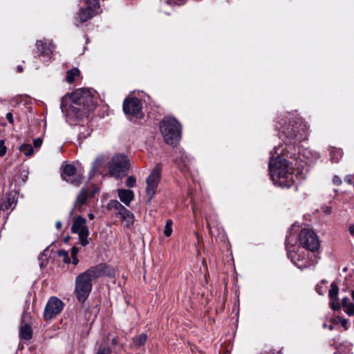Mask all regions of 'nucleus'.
Instances as JSON below:
<instances>
[{
	"mask_svg": "<svg viewBox=\"0 0 354 354\" xmlns=\"http://www.w3.org/2000/svg\"><path fill=\"white\" fill-rule=\"evenodd\" d=\"M279 136L283 140V144L274 147L270 151L269 170L273 183L282 188H290L295 184V178L301 180L305 178L301 172L289 167L288 159L297 160L299 148L297 143L305 140L308 136V129L306 122L301 118L294 124H286L281 127Z\"/></svg>",
	"mask_w": 354,
	"mask_h": 354,
	"instance_id": "f257e3e1",
	"label": "nucleus"
},
{
	"mask_svg": "<svg viewBox=\"0 0 354 354\" xmlns=\"http://www.w3.org/2000/svg\"><path fill=\"white\" fill-rule=\"evenodd\" d=\"M71 102L62 104V109L68 118L78 120L95 109L93 98L88 93L77 91L71 97Z\"/></svg>",
	"mask_w": 354,
	"mask_h": 354,
	"instance_id": "f03ea898",
	"label": "nucleus"
},
{
	"mask_svg": "<svg viewBox=\"0 0 354 354\" xmlns=\"http://www.w3.org/2000/svg\"><path fill=\"white\" fill-rule=\"evenodd\" d=\"M160 129L165 141L169 145L176 146L180 139L181 127L174 118H165L160 124Z\"/></svg>",
	"mask_w": 354,
	"mask_h": 354,
	"instance_id": "7ed1b4c3",
	"label": "nucleus"
},
{
	"mask_svg": "<svg viewBox=\"0 0 354 354\" xmlns=\"http://www.w3.org/2000/svg\"><path fill=\"white\" fill-rule=\"evenodd\" d=\"M91 268L80 274L75 279V294L80 302H84L92 290V281L96 279Z\"/></svg>",
	"mask_w": 354,
	"mask_h": 354,
	"instance_id": "20e7f679",
	"label": "nucleus"
},
{
	"mask_svg": "<svg viewBox=\"0 0 354 354\" xmlns=\"http://www.w3.org/2000/svg\"><path fill=\"white\" fill-rule=\"evenodd\" d=\"M130 162L127 156L117 154L113 156L109 163V171L111 176L122 178L127 175Z\"/></svg>",
	"mask_w": 354,
	"mask_h": 354,
	"instance_id": "39448f33",
	"label": "nucleus"
},
{
	"mask_svg": "<svg viewBox=\"0 0 354 354\" xmlns=\"http://www.w3.org/2000/svg\"><path fill=\"white\" fill-rule=\"evenodd\" d=\"M296 237L290 234L286 239V248L288 257L292 263L298 268L303 270L309 266L308 261L306 259H300L299 255L295 252V243Z\"/></svg>",
	"mask_w": 354,
	"mask_h": 354,
	"instance_id": "423d86ee",
	"label": "nucleus"
},
{
	"mask_svg": "<svg viewBox=\"0 0 354 354\" xmlns=\"http://www.w3.org/2000/svg\"><path fill=\"white\" fill-rule=\"evenodd\" d=\"M160 178V169L158 166H156L146 178L145 194L147 203L151 201L156 194Z\"/></svg>",
	"mask_w": 354,
	"mask_h": 354,
	"instance_id": "0eeeda50",
	"label": "nucleus"
},
{
	"mask_svg": "<svg viewBox=\"0 0 354 354\" xmlns=\"http://www.w3.org/2000/svg\"><path fill=\"white\" fill-rule=\"evenodd\" d=\"M86 218L79 216L74 218L71 226V232L78 234L79 243L82 246H86L89 243L88 240L89 231L86 225Z\"/></svg>",
	"mask_w": 354,
	"mask_h": 354,
	"instance_id": "6e6552de",
	"label": "nucleus"
},
{
	"mask_svg": "<svg viewBox=\"0 0 354 354\" xmlns=\"http://www.w3.org/2000/svg\"><path fill=\"white\" fill-rule=\"evenodd\" d=\"M298 240L304 248L312 252L319 248V241L317 236L311 230L302 229L299 234Z\"/></svg>",
	"mask_w": 354,
	"mask_h": 354,
	"instance_id": "1a4fd4ad",
	"label": "nucleus"
},
{
	"mask_svg": "<svg viewBox=\"0 0 354 354\" xmlns=\"http://www.w3.org/2000/svg\"><path fill=\"white\" fill-rule=\"evenodd\" d=\"M64 303L56 297H52L48 301L44 312V317L46 320H49L58 315L63 309Z\"/></svg>",
	"mask_w": 354,
	"mask_h": 354,
	"instance_id": "9d476101",
	"label": "nucleus"
},
{
	"mask_svg": "<svg viewBox=\"0 0 354 354\" xmlns=\"http://www.w3.org/2000/svg\"><path fill=\"white\" fill-rule=\"evenodd\" d=\"M174 153L175 163L178 168L184 175L188 174L191 169L192 159L182 149H178Z\"/></svg>",
	"mask_w": 354,
	"mask_h": 354,
	"instance_id": "9b49d317",
	"label": "nucleus"
},
{
	"mask_svg": "<svg viewBox=\"0 0 354 354\" xmlns=\"http://www.w3.org/2000/svg\"><path fill=\"white\" fill-rule=\"evenodd\" d=\"M62 178L70 182L75 186H79L82 182V176L77 174L76 168L71 164H67L62 167Z\"/></svg>",
	"mask_w": 354,
	"mask_h": 354,
	"instance_id": "f8f14e48",
	"label": "nucleus"
},
{
	"mask_svg": "<svg viewBox=\"0 0 354 354\" xmlns=\"http://www.w3.org/2000/svg\"><path fill=\"white\" fill-rule=\"evenodd\" d=\"M109 207L111 209H114L118 211V214H119L120 219L126 227H131L132 224V216L130 212L126 207L122 205L116 200L111 201L109 203Z\"/></svg>",
	"mask_w": 354,
	"mask_h": 354,
	"instance_id": "ddd939ff",
	"label": "nucleus"
},
{
	"mask_svg": "<svg viewBox=\"0 0 354 354\" xmlns=\"http://www.w3.org/2000/svg\"><path fill=\"white\" fill-rule=\"evenodd\" d=\"M90 268L97 279L103 275L113 277L115 274L114 269L106 264H99Z\"/></svg>",
	"mask_w": 354,
	"mask_h": 354,
	"instance_id": "4468645a",
	"label": "nucleus"
},
{
	"mask_svg": "<svg viewBox=\"0 0 354 354\" xmlns=\"http://www.w3.org/2000/svg\"><path fill=\"white\" fill-rule=\"evenodd\" d=\"M36 46L41 55L47 57L53 53L54 48L52 41L46 39L37 40Z\"/></svg>",
	"mask_w": 354,
	"mask_h": 354,
	"instance_id": "2eb2a0df",
	"label": "nucleus"
},
{
	"mask_svg": "<svg viewBox=\"0 0 354 354\" xmlns=\"http://www.w3.org/2000/svg\"><path fill=\"white\" fill-rule=\"evenodd\" d=\"M89 195V190L86 188H82L78 194L75 203V207H78L86 203Z\"/></svg>",
	"mask_w": 354,
	"mask_h": 354,
	"instance_id": "dca6fc26",
	"label": "nucleus"
},
{
	"mask_svg": "<svg viewBox=\"0 0 354 354\" xmlns=\"http://www.w3.org/2000/svg\"><path fill=\"white\" fill-rule=\"evenodd\" d=\"M118 196L124 205L129 206L133 200V192L127 189H119Z\"/></svg>",
	"mask_w": 354,
	"mask_h": 354,
	"instance_id": "f3484780",
	"label": "nucleus"
},
{
	"mask_svg": "<svg viewBox=\"0 0 354 354\" xmlns=\"http://www.w3.org/2000/svg\"><path fill=\"white\" fill-rule=\"evenodd\" d=\"M95 15L91 11L90 8H81L77 14V18L81 23H84L91 19Z\"/></svg>",
	"mask_w": 354,
	"mask_h": 354,
	"instance_id": "a211bd4d",
	"label": "nucleus"
},
{
	"mask_svg": "<svg viewBox=\"0 0 354 354\" xmlns=\"http://www.w3.org/2000/svg\"><path fill=\"white\" fill-rule=\"evenodd\" d=\"M123 111L127 117L131 120L133 117V98L130 96L124 100Z\"/></svg>",
	"mask_w": 354,
	"mask_h": 354,
	"instance_id": "6ab92c4d",
	"label": "nucleus"
},
{
	"mask_svg": "<svg viewBox=\"0 0 354 354\" xmlns=\"http://www.w3.org/2000/svg\"><path fill=\"white\" fill-rule=\"evenodd\" d=\"M20 336L25 340H29L32 336V330L30 325L22 323L20 328Z\"/></svg>",
	"mask_w": 354,
	"mask_h": 354,
	"instance_id": "aec40b11",
	"label": "nucleus"
},
{
	"mask_svg": "<svg viewBox=\"0 0 354 354\" xmlns=\"http://www.w3.org/2000/svg\"><path fill=\"white\" fill-rule=\"evenodd\" d=\"M134 119L141 120L144 118V113L142 111V104L139 99L134 97Z\"/></svg>",
	"mask_w": 354,
	"mask_h": 354,
	"instance_id": "412c9836",
	"label": "nucleus"
},
{
	"mask_svg": "<svg viewBox=\"0 0 354 354\" xmlns=\"http://www.w3.org/2000/svg\"><path fill=\"white\" fill-rule=\"evenodd\" d=\"M329 151L330 160L333 162H338L339 160L342 158L343 152L342 149L332 147L329 149Z\"/></svg>",
	"mask_w": 354,
	"mask_h": 354,
	"instance_id": "4be33fe9",
	"label": "nucleus"
},
{
	"mask_svg": "<svg viewBox=\"0 0 354 354\" xmlns=\"http://www.w3.org/2000/svg\"><path fill=\"white\" fill-rule=\"evenodd\" d=\"M85 3L86 4V8H90L91 11L97 14L98 10L100 9V2L98 0H85Z\"/></svg>",
	"mask_w": 354,
	"mask_h": 354,
	"instance_id": "5701e85b",
	"label": "nucleus"
},
{
	"mask_svg": "<svg viewBox=\"0 0 354 354\" xmlns=\"http://www.w3.org/2000/svg\"><path fill=\"white\" fill-rule=\"evenodd\" d=\"M80 71L77 68H73L71 70H68L66 72V80L68 82L71 83L75 81V77L80 75Z\"/></svg>",
	"mask_w": 354,
	"mask_h": 354,
	"instance_id": "b1692460",
	"label": "nucleus"
},
{
	"mask_svg": "<svg viewBox=\"0 0 354 354\" xmlns=\"http://www.w3.org/2000/svg\"><path fill=\"white\" fill-rule=\"evenodd\" d=\"M19 151L24 153L27 156H32L34 150L31 145L23 144L19 147Z\"/></svg>",
	"mask_w": 354,
	"mask_h": 354,
	"instance_id": "393cba45",
	"label": "nucleus"
},
{
	"mask_svg": "<svg viewBox=\"0 0 354 354\" xmlns=\"http://www.w3.org/2000/svg\"><path fill=\"white\" fill-rule=\"evenodd\" d=\"M207 220V227H209V232L212 235L214 234L215 232L214 231V228H216V230L218 231V235L223 232V229L218 228V225H214L213 222H212L208 218H206Z\"/></svg>",
	"mask_w": 354,
	"mask_h": 354,
	"instance_id": "a878e982",
	"label": "nucleus"
},
{
	"mask_svg": "<svg viewBox=\"0 0 354 354\" xmlns=\"http://www.w3.org/2000/svg\"><path fill=\"white\" fill-rule=\"evenodd\" d=\"M338 287L335 283H332L330 285V289L329 290L328 296L330 299H337L338 295Z\"/></svg>",
	"mask_w": 354,
	"mask_h": 354,
	"instance_id": "bb28decb",
	"label": "nucleus"
},
{
	"mask_svg": "<svg viewBox=\"0 0 354 354\" xmlns=\"http://www.w3.org/2000/svg\"><path fill=\"white\" fill-rule=\"evenodd\" d=\"M172 225L173 221L169 219L166 221L163 232L165 236L169 237L171 236L172 233Z\"/></svg>",
	"mask_w": 354,
	"mask_h": 354,
	"instance_id": "cd10ccee",
	"label": "nucleus"
},
{
	"mask_svg": "<svg viewBox=\"0 0 354 354\" xmlns=\"http://www.w3.org/2000/svg\"><path fill=\"white\" fill-rule=\"evenodd\" d=\"M104 160V157L103 156H98L93 162V168L94 169H98L103 165Z\"/></svg>",
	"mask_w": 354,
	"mask_h": 354,
	"instance_id": "c85d7f7f",
	"label": "nucleus"
},
{
	"mask_svg": "<svg viewBox=\"0 0 354 354\" xmlns=\"http://www.w3.org/2000/svg\"><path fill=\"white\" fill-rule=\"evenodd\" d=\"M147 338V335L145 333H142L136 339H134V344H136L137 346H142L145 343Z\"/></svg>",
	"mask_w": 354,
	"mask_h": 354,
	"instance_id": "c756f323",
	"label": "nucleus"
},
{
	"mask_svg": "<svg viewBox=\"0 0 354 354\" xmlns=\"http://www.w3.org/2000/svg\"><path fill=\"white\" fill-rule=\"evenodd\" d=\"M12 201L10 198H7L6 201L0 204V210H7L12 205Z\"/></svg>",
	"mask_w": 354,
	"mask_h": 354,
	"instance_id": "7c9ffc66",
	"label": "nucleus"
},
{
	"mask_svg": "<svg viewBox=\"0 0 354 354\" xmlns=\"http://www.w3.org/2000/svg\"><path fill=\"white\" fill-rule=\"evenodd\" d=\"M331 302L330 303V306L332 310H337L340 308V305L338 301V299H330Z\"/></svg>",
	"mask_w": 354,
	"mask_h": 354,
	"instance_id": "2f4dec72",
	"label": "nucleus"
},
{
	"mask_svg": "<svg viewBox=\"0 0 354 354\" xmlns=\"http://www.w3.org/2000/svg\"><path fill=\"white\" fill-rule=\"evenodd\" d=\"M58 255L61 257H63L64 261L67 263L69 261L68 255L66 251L59 250L58 251Z\"/></svg>",
	"mask_w": 354,
	"mask_h": 354,
	"instance_id": "473e14b6",
	"label": "nucleus"
},
{
	"mask_svg": "<svg viewBox=\"0 0 354 354\" xmlns=\"http://www.w3.org/2000/svg\"><path fill=\"white\" fill-rule=\"evenodd\" d=\"M185 0H167V3L169 5H178L180 6L184 4Z\"/></svg>",
	"mask_w": 354,
	"mask_h": 354,
	"instance_id": "72a5a7b5",
	"label": "nucleus"
},
{
	"mask_svg": "<svg viewBox=\"0 0 354 354\" xmlns=\"http://www.w3.org/2000/svg\"><path fill=\"white\" fill-rule=\"evenodd\" d=\"M6 153V147L3 140H0V156H3Z\"/></svg>",
	"mask_w": 354,
	"mask_h": 354,
	"instance_id": "f704fd0d",
	"label": "nucleus"
},
{
	"mask_svg": "<svg viewBox=\"0 0 354 354\" xmlns=\"http://www.w3.org/2000/svg\"><path fill=\"white\" fill-rule=\"evenodd\" d=\"M346 313L350 316L354 315V304H351L347 306Z\"/></svg>",
	"mask_w": 354,
	"mask_h": 354,
	"instance_id": "c9c22d12",
	"label": "nucleus"
},
{
	"mask_svg": "<svg viewBox=\"0 0 354 354\" xmlns=\"http://www.w3.org/2000/svg\"><path fill=\"white\" fill-rule=\"evenodd\" d=\"M97 354H111V351L109 348H103L100 349Z\"/></svg>",
	"mask_w": 354,
	"mask_h": 354,
	"instance_id": "e433bc0d",
	"label": "nucleus"
},
{
	"mask_svg": "<svg viewBox=\"0 0 354 354\" xmlns=\"http://www.w3.org/2000/svg\"><path fill=\"white\" fill-rule=\"evenodd\" d=\"M333 183L335 185H340L342 184V180L338 176H334L333 178Z\"/></svg>",
	"mask_w": 354,
	"mask_h": 354,
	"instance_id": "4c0bfd02",
	"label": "nucleus"
},
{
	"mask_svg": "<svg viewBox=\"0 0 354 354\" xmlns=\"http://www.w3.org/2000/svg\"><path fill=\"white\" fill-rule=\"evenodd\" d=\"M339 322L341 325L345 328L347 329L348 326V322L347 319L344 318H339Z\"/></svg>",
	"mask_w": 354,
	"mask_h": 354,
	"instance_id": "58836bf2",
	"label": "nucleus"
},
{
	"mask_svg": "<svg viewBox=\"0 0 354 354\" xmlns=\"http://www.w3.org/2000/svg\"><path fill=\"white\" fill-rule=\"evenodd\" d=\"M33 144L35 147L38 148L40 147L42 144V140L41 138H37L33 140Z\"/></svg>",
	"mask_w": 354,
	"mask_h": 354,
	"instance_id": "ea45409f",
	"label": "nucleus"
},
{
	"mask_svg": "<svg viewBox=\"0 0 354 354\" xmlns=\"http://www.w3.org/2000/svg\"><path fill=\"white\" fill-rule=\"evenodd\" d=\"M78 252H79V250L77 249V248L73 247L71 249V257H77Z\"/></svg>",
	"mask_w": 354,
	"mask_h": 354,
	"instance_id": "a19ab883",
	"label": "nucleus"
},
{
	"mask_svg": "<svg viewBox=\"0 0 354 354\" xmlns=\"http://www.w3.org/2000/svg\"><path fill=\"white\" fill-rule=\"evenodd\" d=\"M344 181H346L348 184H352L353 183V177H352V176L351 175H347L346 176H345Z\"/></svg>",
	"mask_w": 354,
	"mask_h": 354,
	"instance_id": "79ce46f5",
	"label": "nucleus"
},
{
	"mask_svg": "<svg viewBox=\"0 0 354 354\" xmlns=\"http://www.w3.org/2000/svg\"><path fill=\"white\" fill-rule=\"evenodd\" d=\"M6 119L10 122V123H12L14 120H13V116H12V114L11 113H8L6 114Z\"/></svg>",
	"mask_w": 354,
	"mask_h": 354,
	"instance_id": "37998d69",
	"label": "nucleus"
},
{
	"mask_svg": "<svg viewBox=\"0 0 354 354\" xmlns=\"http://www.w3.org/2000/svg\"><path fill=\"white\" fill-rule=\"evenodd\" d=\"M127 186L128 187H133V177L132 176H129L127 179Z\"/></svg>",
	"mask_w": 354,
	"mask_h": 354,
	"instance_id": "c03bdc74",
	"label": "nucleus"
},
{
	"mask_svg": "<svg viewBox=\"0 0 354 354\" xmlns=\"http://www.w3.org/2000/svg\"><path fill=\"white\" fill-rule=\"evenodd\" d=\"M323 212L326 214H329L331 213L332 209L330 207L327 206L324 208Z\"/></svg>",
	"mask_w": 354,
	"mask_h": 354,
	"instance_id": "a18cd8bd",
	"label": "nucleus"
},
{
	"mask_svg": "<svg viewBox=\"0 0 354 354\" xmlns=\"http://www.w3.org/2000/svg\"><path fill=\"white\" fill-rule=\"evenodd\" d=\"M348 299L347 297H344L342 299V305L343 306L347 307L349 304H348Z\"/></svg>",
	"mask_w": 354,
	"mask_h": 354,
	"instance_id": "49530a36",
	"label": "nucleus"
},
{
	"mask_svg": "<svg viewBox=\"0 0 354 354\" xmlns=\"http://www.w3.org/2000/svg\"><path fill=\"white\" fill-rule=\"evenodd\" d=\"M348 231H349V233L351 234V235H354V225H351L348 227Z\"/></svg>",
	"mask_w": 354,
	"mask_h": 354,
	"instance_id": "de8ad7c7",
	"label": "nucleus"
},
{
	"mask_svg": "<svg viewBox=\"0 0 354 354\" xmlns=\"http://www.w3.org/2000/svg\"><path fill=\"white\" fill-rule=\"evenodd\" d=\"M324 328H328L329 330H332L334 328L333 324H330L329 326H327L326 323L323 324Z\"/></svg>",
	"mask_w": 354,
	"mask_h": 354,
	"instance_id": "09e8293b",
	"label": "nucleus"
},
{
	"mask_svg": "<svg viewBox=\"0 0 354 354\" xmlns=\"http://www.w3.org/2000/svg\"><path fill=\"white\" fill-rule=\"evenodd\" d=\"M55 226L57 230H60L62 228V222L59 221H57Z\"/></svg>",
	"mask_w": 354,
	"mask_h": 354,
	"instance_id": "8fccbe9b",
	"label": "nucleus"
},
{
	"mask_svg": "<svg viewBox=\"0 0 354 354\" xmlns=\"http://www.w3.org/2000/svg\"><path fill=\"white\" fill-rule=\"evenodd\" d=\"M73 259V264L77 265L79 262V260L77 257H72Z\"/></svg>",
	"mask_w": 354,
	"mask_h": 354,
	"instance_id": "3c124183",
	"label": "nucleus"
},
{
	"mask_svg": "<svg viewBox=\"0 0 354 354\" xmlns=\"http://www.w3.org/2000/svg\"><path fill=\"white\" fill-rule=\"evenodd\" d=\"M316 290L319 295H323V293L321 292V286H319V285H317L316 286Z\"/></svg>",
	"mask_w": 354,
	"mask_h": 354,
	"instance_id": "603ef678",
	"label": "nucleus"
},
{
	"mask_svg": "<svg viewBox=\"0 0 354 354\" xmlns=\"http://www.w3.org/2000/svg\"><path fill=\"white\" fill-rule=\"evenodd\" d=\"M88 218H89L90 220H93V219L94 218V217H95V216H94V214H92V213L88 214Z\"/></svg>",
	"mask_w": 354,
	"mask_h": 354,
	"instance_id": "864d4df0",
	"label": "nucleus"
},
{
	"mask_svg": "<svg viewBox=\"0 0 354 354\" xmlns=\"http://www.w3.org/2000/svg\"><path fill=\"white\" fill-rule=\"evenodd\" d=\"M17 71L19 72V73H21L23 71V68L21 66H19L17 67Z\"/></svg>",
	"mask_w": 354,
	"mask_h": 354,
	"instance_id": "5fc2aeb1",
	"label": "nucleus"
},
{
	"mask_svg": "<svg viewBox=\"0 0 354 354\" xmlns=\"http://www.w3.org/2000/svg\"><path fill=\"white\" fill-rule=\"evenodd\" d=\"M351 297H352V299L354 300V290H353L351 292Z\"/></svg>",
	"mask_w": 354,
	"mask_h": 354,
	"instance_id": "6e6d98bb",
	"label": "nucleus"
},
{
	"mask_svg": "<svg viewBox=\"0 0 354 354\" xmlns=\"http://www.w3.org/2000/svg\"><path fill=\"white\" fill-rule=\"evenodd\" d=\"M195 211H196V209H195V207H194H194H193V212H194V214H195Z\"/></svg>",
	"mask_w": 354,
	"mask_h": 354,
	"instance_id": "4d7b16f0",
	"label": "nucleus"
},
{
	"mask_svg": "<svg viewBox=\"0 0 354 354\" xmlns=\"http://www.w3.org/2000/svg\"><path fill=\"white\" fill-rule=\"evenodd\" d=\"M225 354H229V353L227 351Z\"/></svg>",
	"mask_w": 354,
	"mask_h": 354,
	"instance_id": "13d9d810",
	"label": "nucleus"
}]
</instances>
